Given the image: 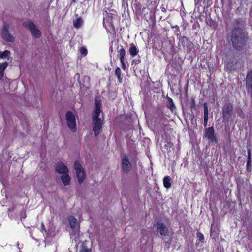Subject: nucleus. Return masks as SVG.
Here are the masks:
<instances>
[{
	"label": "nucleus",
	"instance_id": "1",
	"mask_svg": "<svg viewBox=\"0 0 252 252\" xmlns=\"http://www.w3.org/2000/svg\"><path fill=\"white\" fill-rule=\"evenodd\" d=\"M100 112V104L96 101L95 110L94 111L92 115L93 131L94 133L95 136H97L102 131L103 122L101 119L99 118Z\"/></svg>",
	"mask_w": 252,
	"mask_h": 252
},
{
	"label": "nucleus",
	"instance_id": "2",
	"mask_svg": "<svg viewBox=\"0 0 252 252\" xmlns=\"http://www.w3.org/2000/svg\"><path fill=\"white\" fill-rule=\"evenodd\" d=\"M231 40L234 47L240 49L245 45L246 37L240 29H235L232 32Z\"/></svg>",
	"mask_w": 252,
	"mask_h": 252
},
{
	"label": "nucleus",
	"instance_id": "3",
	"mask_svg": "<svg viewBox=\"0 0 252 252\" xmlns=\"http://www.w3.org/2000/svg\"><path fill=\"white\" fill-rule=\"evenodd\" d=\"M222 116L224 121L227 122L233 121L235 114L233 111V106L230 103L226 104L222 108Z\"/></svg>",
	"mask_w": 252,
	"mask_h": 252
},
{
	"label": "nucleus",
	"instance_id": "4",
	"mask_svg": "<svg viewBox=\"0 0 252 252\" xmlns=\"http://www.w3.org/2000/svg\"><path fill=\"white\" fill-rule=\"evenodd\" d=\"M10 25L7 23H4L1 28V38L6 42H13L15 41V37L10 33Z\"/></svg>",
	"mask_w": 252,
	"mask_h": 252
},
{
	"label": "nucleus",
	"instance_id": "5",
	"mask_svg": "<svg viewBox=\"0 0 252 252\" xmlns=\"http://www.w3.org/2000/svg\"><path fill=\"white\" fill-rule=\"evenodd\" d=\"M24 26L29 29L32 35L36 38H39L41 36V32L38 27L31 21H26L23 23Z\"/></svg>",
	"mask_w": 252,
	"mask_h": 252
},
{
	"label": "nucleus",
	"instance_id": "6",
	"mask_svg": "<svg viewBox=\"0 0 252 252\" xmlns=\"http://www.w3.org/2000/svg\"><path fill=\"white\" fill-rule=\"evenodd\" d=\"M65 119L68 128L73 132H75L76 131V123L74 115L72 112L68 111Z\"/></svg>",
	"mask_w": 252,
	"mask_h": 252
},
{
	"label": "nucleus",
	"instance_id": "7",
	"mask_svg": "<svg viewBox=\"0 0 252 252\" xmlns=\"http://www.w3.org/2000/svg\"><path fill=\"white\" fill-rule=\"evenodd\" d=\"M74 168L78 182L82 183L85 178V174L83 167L78 161H75L74 163Z\"/></svg>",
	"mask_w": 252,
	"mask_h": 252
},
{
	"label": "nucleus",
	"instance_id": "8",
	"mask_svg": "<svg viewBox=\"0 0 252 252\" xmlns=\"http://www.w3.org/2000/svg\"><path fill=\"white\" fill-rule=\"evenodd\" d=\"M122 167L123 170L126 173L128 172L132 168V164L129 161L128 157L126 155H124L122 158Z\"/></svg>",
	"mask_w": 252,
	"mask_h": 252
},
{
	"label": "nucleus",
	"instance_id": "9",
	"mask_svg": "<svg viewBox=\"0 0 252 252\" xmlns=\"http://www.w3.org/2000/svg\"><path fill=\"white\" fill-rule=\"evenodd\" d=\"M246 86L247 92L252 97V71L248 73L246 77Z\"/></svg>",
	"mask_w": 252,
	"mask_h": 252
},
{
	"label": "nucleus",
	"instance_id": "10",
	"mask_svg": "<svg viewBox=\"0 0 252 252\" xmlns=\"http://www.w3.org/2000/svg\"><path fill=\"white\" fill-rule=\"evenodd\" d=\"M204 137L207 138L211 142L216 141V137L214 135V130L213 127H209L205 129Z\"/></svg>",
	"mask_w": 252,
	"mask_h": 252
},
{
	"label": "nucleus",
	"instance_id": "11",
	"mask_svg": "<svg viewBox=\"0 0 252 252\" xmlns=\"http://www.w3.org/2000/svg\"><path fill=\"white\" fill-rule=\"evenodd\" d=\"M56 171L60 174H64L68 173V169L66 166L63 163H59L55 166Z\"/></svg>",
	"mask_w": 252,
	"mask_h": 252
},
{
	"label": "nucleus",
	"instance_id": "12",
	"mask_svg": "<svg viewBox=\"0 0 252 252\" xmlns=\"http://www.w3.org/2000/svg\"><path fill=\"white\" fill-rule=\"evenodd\" d=\"M157 230L161 235H166L168 233L167 228L163 223H158L157 225Z\"/></svg>",
	"mask_w": 252,
	"mask_h": 252
},
{
	"label": "nucleus",
	"instance_id": "13",
	"mask_svg": "<svg viewBox=\"0 0 252 252\" xmlns=\"http://www.w3.org/2000/svg\"><path fill=\"white\" fill-rule=\"evenodd\" d=\"M69 223L70 227L75 230L78 229V222L77 220L73 216H70L68 218Z\"/></svg>",
	"mask_w": 252,
	"mask_h": 252
},
{
	"label": "nucleus",
	"instance_id": "14",
	"mask_svg": "<svg viewBox=\"0 0 252 252\" xmlns=\"http://www.w3.org/2000/svg\"><path fill=\"white\" fill-rule=\"evenodd\" d=\"M76 19L73 20V26L76 28H80L83 24V20L82 17L78 16L77 14L75 15Z\"/></svg>",
	"mask_w": 252,
	"mask_h": 252
},
{
	"label": "nucleus",
	"instance_id": "15",
	"mask_svg": "<svg viewBox=\"0 0 252 252\" xmlns=\"http://www.w3.org/2000/svg\"><path fill=\"white\" fill-rule=\"evenodd\" d=\"M61 180L64 185H69L70 183L71 178L68 175V173L63 174L61 176Z\"/></svg>",
	"mask_w": 252,
	"mask_h": 252
},
{
	"label": "nucleus",
	"instance_id": "16",
	"mask_svg": "<svg viewBox=\"0 0 252 252\" xmlns=\"http://www.w3.org/2000/svg\"><path fill=\"white\" fill-rule=\"evenodd\" d=\"M89 245V242L86 241L83 242L80 246L79 251L80 252H90L91 249L88 248Z\"/></svg>",
	"mask_w": 252,
	"mask_h": 252
},
{
	"label": "nucleus",
	"instance_id": "17",
	"mask_svg": "<svg viewBox=\"0 0 252 252\" xmlns=\"http://www.w3.org/2000/svg\"><path fill=\"white\" fill-rule=\"evenodd\" d=\"M129 52L132 57L135 56L137 55L138 50L134 43L130 44Z\"/></svg>",
	"mask_w": 252,
	"mask_h": 252
},
{
	"label": "nucleus",
	"instance_id": "18",
	"mask_svg": "<svg viewBox=\"0 0 252 252\" xmlns=\"http://www.w3.org/2000/svg\"><path fill=\"white\" fill-rule=\"evenodd\" d=\"M8 66V63L6 62L0 63V79H1L4 75V71Z\"/></svg>",
	"mask_w": 252,
	"mask_h": 252
},
{
	"label": "nucleus",
	"instance_id": "19",
	"mask_svg": "<svg viewBox=\"0 0 252 252\" xmlns=\"http://www.w3.org/2000/svg\"><path fill=\"white\" fill-rule=\"evenodd\" d=\"M171 178L166 176L163 178V184L164 186L166 188H169L171 187Z\"/></svg>",
	"mask_w": 252,
	"mask_h": 252
},
{
	"label": "nucleus",
	"instance_id": "20",
	"mask_svg": "<svg viewBox=\"0 0 252 252\" xmlns=\"http://www.w3.org/2000/svg\"><path fill=\"white\" fill-rule=\"evenodd\" d=\"M168 105L167 107L170 109L171 111H173L175 108V106L173 103V100L170 97H168L167 98Z\"/></svg>",
	"mask_w": 252,
	"mask_h": 252
},
{
	"label": "nucleus",
	"instance_id": "21",
	"mask_svg": "<svg viewBox=\"0 0 252 252\" xmlns=\"http://www.w3.org/2000/svg\"><path fill=\"white\" fill-rule=\"evenodd\" d=\"M10 55V52L8 50H5L3 52L0 51V58L6 59L9 57Z\"/></svg>",
	"mask_w": 252,
	"mask_h": 252
},
{
	"label": "nucleus",
	"instance_id": "22",
	"mask_svg": "<svg viewBox=\"0 0 252 252\" xmlns=\"http://www.w3.org/2000/svg\"><path fill=\"white\" fill-rule=\"evenodd\" d=\"M115 75L117 76L118 81L120 83H122L123 78L121 76V70L119 67H117L115 70Z\"/></svg>",
	"mask_w": 252,
	"mask_h": 252
},
{
	"label": "nucleus",
	"instance_id": "23",
	"mask_svg": "<svg viewBox=\"0 0 252 252\" xmlns=\"http://www.w3.org/2000/svg\"><path fill=\"white\" fill-rule=\"evenodd\" d=\"M119 53L120 62H123V60H124V57L126 54L125 50L124 48H122L119 51Z\"/></svg>",
	"mask_w": 252,
	"mask_h": 252
},
{
	"label": "nucleus",
	"instance_id": "24",
	"mask_svg": "<svg viewBox=\"0 0 252 252\" xmlns=\"http://www.w3.org/2000/svg\"><path fill=\"white\" fill-rule=\"evenodd\" d=\"M251 165V151L250 149L248 150V161L247 162V168H249V166Z\"/></svg>",
	"mask_w": 252,
	"mask_h": 252
},
{
	"label": "nucleus",
	"instance_id": "25",
	"mask_svg": "<svg viewBox=\"0 0 252 252\" xmlns=\"http://www.w3.org/2000/svg\"><path fill=\"white\" fill-rule=\"evenodd\" d=\"M80 53L83 56H85L87 54V50L84 47H82L80 49Z\"/></svg>",
	"mask_w": 252,
	"mask_h": 252
},
{
	"label": "nucleus",
	"instance_id": "26",
	"mask_svg": "<svg viewBox=\"0 0 252 252\" xmlns=\"http://www.w3.org/2000/svg\"><path fill=\"white\" fill-rule=\"evenodd\" d=\"M204 115H208V110L207 104H204Z\"/></svg>",
	"mask_w": 252,
	"mask_h": 252
},
{
	"label": "nucleus",
	"instance_id": "27",
	"mask_svg": "<svg viewBox=\"0 0 252 252\" xmlns=\"http://www.w3.org/2000/svg\"><path fill=\"white\" fill-rule=\"evenodd\" d=\"M197 237L199 239V241H202L204 239L203 235L200 232L197 233Z\"/></svg>",
	"mask_w": 252,
	"mask_h": 252
},
{
	"label": "nucleus",
	"instance_id": "28",
	"mask_svg": "<svg viewBox=\"0 0 252 252\" xmlns=\"http://www.w3.org/2000/svg\"><path fill=\"white\" fill-rule=\"evenodd\" d=\"M208 119V115H204V121L205 123V126H206Z\"/></svg>",
	"mask_w": 252,
	"mask_h": 252
},
{
	"label": "nucleus",
	"instance_id": "29",
	"mask_svg": "<svg viewBox=\"0 0 252 252\" xmlns=\"http://www.w3.org/2000/svg\"><path fill=\"white\" fill-rule=\"evenodd\" d=\"M121 63H122V68L124 70L125 69L126 67V64L124 63V61L123 60V62H121Z\"/></svg>",
	"mask_w": 252,
	"mask_h": 252
},
{
	"label": "nucleus",
	"instance_id": "30",
	"mask_svg": "<svg viewBox=\"0 0 252 252\" xmlns=\"http://www.w3.org/2000/svg\"><path fill=\"white\" fill-rule=\"evenodd\" d=\"M182 39H183V40H184V39L187 40V38H186V37H185V36H183V37H182Z\"/></svg>",
	"mask_w": 252,
	"mask_h": 252
},
{
	"label": "nucleus",
	"instance_id": "31",
	"mask_svg": "<svg viewBox=\"0 0 252 252\" xmlns=\"http://www.w3.org/2000/svg\"><path fill=\"white\" fill-rule=\"evenodd\" d=\"M42 227L44 228V225L43 223L42 224Z\"/></svg>",
	"mask_w": 252,
	"mask_h": 252
},
{
	"label": "nucleus",
	"instance_id": "32",
	"mask_svg": "<svg viewBox=\"0 0 252 252\" xmlns=\"http://www.w3.org/2000/svg\"><path fill=\"white\" fill-rule=\"evenodd\" d=\"M72 2H75V0H72Z\"/></svg>",
	"mask_w": 252,
	"mask_h": 252
}]
</instances>
